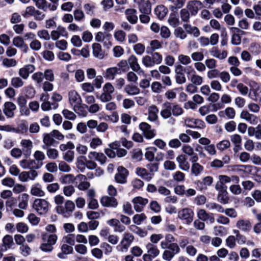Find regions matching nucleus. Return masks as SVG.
I'll use <instances>...</instances> for the list:
<instances>
[{"label":"nucleus","instance_id":"obj_42","mask_svg":"<svg viewBox=\"0 0 261 261\" xmlns=\"http://www.w3.org/2000/svg\"><path fill=\"white\" fill-rule=\"evenodd\" d=\"M153 66L155 65L160 64L163 61L162 55L158 52H153L150 56Z\"/></svg>","mask_w":261,"mask_h":261},{"label":"nucleus","instance_id":"obj_63","mask_svg":"<svg viewBox=\"0 0 261 261\" xmlns=\"http://www.w3.org/2000/svg\"><path fill=\"white\" fill-rule=\"evenodd\" d=\"M160 35L162 38L168 39L171 36V32L166 26H162L160 29Z\"/></svg>","mask_w":261,"mask_h":261},{"label":"nucleus","instance_id":"obj_35","mask_svg":"<svg viewBox=\"0 0 261 261\" xmlns=\"http://www.w3.org/2000/svg\"><path fill=\"white\" fill-rule=\"evenodd\" d=\"M20 200L18 204L19 208L25 210L28 206L29 195L27 193H23L20 196Z\"/></svg>","mask_w":261,"mask_h":261},{"label":"nucleus","instance_id":"obj_27","mask_svg":"<svg viewBox=\"0 0 261 261\" xmlns=\"http://www.w3.org/2000/svg\"><path fill=\"white\" fill-rule=\"evenodd\" d=\"M61 252L58 254V256L60 258H65V255L72 253L73 248L71 245L64 243L61 246Z\"/></svg>","mask_w":261,"mask_h":261},{"label":"nucleus","instance_id":"obj_58","mask_svg":"<svg viewBox=\"0 0 261 261\" xmlns=\"http://www.w3.org/2000/svg\"><path fill=\"white\" fill-rule=\"evenodd\" d=\"M46 149L47 150L46 154L48 158L55 160L58 158L59 152L56 149L48 148Z\"/></svg>","mask_w":261,"mask_h":261},{"label":"nucleus","instance_id":"obj_43","mask_svg":"<svg viewBox=\"0 0 261 261\" xmlns=\"http://www.w3.org/2000/svg\"><path fill=\"white\" fill-rule=\"evenodd\" d=\"M3 244L5 250L10 249L13 244L12 236L9 234L5 236L3 239Z\"/></svg>","mask_w":261,"mask_h":261},{"label":"nucleus","instance_id":"obj_3","mask_svg":"<svg viewBox=\"0 0 261 261\" xmlns=\"http://www.w3.org/2000/svg\"><path fill=\"white\" fill-rule=\"evenodd\" d=\"M33 208L39 215H45L49 211V203L46 199L37 198L34 201Z\"/></svg>","mask_w":261,"mask_h":261},{"label":"nucleus","instance_id":"obj_18","mask_svg":"<svg viewBox=\"0 0 261 261\" xmlns=\"http://www.w3.org/2000/svg\"><path fill=\"white\" fill-rule=\"evenodd\" d=\"M44 95L43 94L40 97V100L43 102L41 105V108L44 111H48L51 109H56L58 108L59 105L56 102L51 103L47 99H44Z\"/></svg>","mask_w":261,"mask_h":261},{"label":"nucleus","instance_id":"obj_47","mask_svg":"<svg viewBox=\"0 0 261 261\" xmlns=\"http://www.w3.org/2000/svg\"><path fill=\"white\" fill-rule=\"evenodd\" d=\"M35 10L36 8L34 6H28L25 8V10L22 12L21 15L25 18H27L30 17H33L34 13L35 12Z\"/></svg>","mask_w":261,"mask_h":261},{"label":"nucleus","instance_id":"obj_50","mask_svg":"<svg viewBox=\"0 0 261 261\" xmlns=\"http://www.w3.org/2000/svg\"><path fill=\"white\" fill-rule=\"evenodd\" d=\"M134 51L138 55H142L145 50V45L141 43H137L133 46Z\"/></svg>","mask_w":261,"mask_h":261},{"label":"nucleus","instance_id":"obj_46","mask_svg":"<svg viewBox=\"0 0 261 261\" xmlns=\"http://www.w3.org/2000/svg\"><path fill=\"white\" fill-rule=\"evenodd\" d=\"M162 47L161 42L157 39H154L149 42V46L147 47V49H150L152 51H154L161 49Z\"/></svg>","mask_w":261,"mask_h":261},{"label":"nucleus","instance_id":"obj_4","mask_svg":"<svg viewBox=\"0 0 261 261\" xmlns=\"http://www.w3.org/2000/svg\"><path fill=\"white\" fill-rule=\"evenodd\" d=\"M75 208V205L73 201L67 200L64 204V206H57L56 210L58 214L63 215L64 217L70 215Z\"/></svg>","mask_w":261,"mask_h":261},{"label":"nucleus","instance_id":"obj_64","mask_svg":"<svg viewBox=\"0 0 261 261\" xmlns=\"http://www.w3.org/2000/svg\"><path fill=\"white\" fill-rule=\"evenodd\" d=\"M44 78L46 81L53 82L55 80V76L53 71L51 69H46L43 73Z\"/></svg>","mask_w":261,"mask_h":261},{"label":"nucleus","instance_id":"obj_37","mask_svg":"<svg viewBox=\"0 0 261 261\" xmlns=\"http://www.w3.org/2000/svg\"><path fill=\"white\" fill-rule=\"evenodd\" d=\"M87 161V158L84 155H80L77 158V167L82 172L85 169Z\"/></svg>","mask_w":261,"mask_h":261},{"label":"nucleus","instance_id":"obj_28","mask_svg":"<svg viewBox=\"0 0 261 261\" xmlns=\"http://www.w3.org/2000/svg\"><path fill=\"white\" fill-rule=\"evenodd\" d=\"M43 142L44 145L42 146V148L45 149L53 145L55 143V140L50 133L44 135Z\"/></svg>","mask_w":261,"mask_h":261},{"label":"nucleus","instance_id":"obj_56","mask_svg":"<svg viewBox=\"0 0 261 261\" xmlns=\"http://www.w3.org/2000/svg\"><path fill=\"white\" fill-rule=\"evenodd\" d=\"M32 78L37 84H40L42 83L43 79H44L43 72L41 71H38L34 73L32 76Z\"/></svg>","mask_w":261,"mask_h":261},{"label":"nucleus","instance_id":"obj_29","mask_svg":"<svg viewBox=\"0 0 261 261\" xmlns=\"http://www.w3.org/2000/svg\"><path fill=\"white\" fill-rule=\"evenodd\" d=\"M211 55L215 58L219 60H223L226 58L227 53L226 51H220L217 47H213L210 51Z\"/></svg>","mask_w":261,"mask_h":261},{"label":"nucleus","instance_id":"obj_15","mask_svg":"<svg viewBox=\"0 0 261 261\" xmlns=\"http://www.w3.org/2000/svg\"><path fill=\"white\" fill-rule=\"evenodd\" d=\"M20 145L22 148L23 155L26 156H29L32 152V149L33 147V143L30 139H24L20 141Z\"/></svg>","mask_w":261,"mask_h":261},{"label":"nucleus","instance_id":"obj_61","mask_svg":"<svg viewBox=\"0 0 261 261\" xmlns=\"http://www.w3.org/2000/svg\"><path fill=\"white\" fill-rule=\"evenodd\" d=\"M132 158L136 161H140L142 158V152L140 149H135L131 152Z\"/></svg>","mask_w":261,"mask_h":261},{"label":"nucleus","instance_id":"obj_51","mask_svg":"<svg viewBox=\"0 0 261 261\" xmlns=\"http://www.w3.org/2000/svg\"><path fill=\"white\" fill-rule=\"evenodd\" d=\"M24 83L22 79L18 76L12 78L11 81V85L15 88L22 87L24 85Z\"/></svg>","mask_w":261,"mask_h":261},{"label":"nucleus","instance_id":"obj_8","mask_svg":"<svg viewBox=\"0 0 261 261\" xmlns=\"http://www.w3.org/2000/svg\"><path fill=\"white\" fill-rule=\"evenodd\" d=\"M185 123L187 127L190 128L202 129L205 127L204 122L199 119L188 117L185 119Z\"/></svg>","mask_w":261,"mask_h":261},{"label":"nucleus","instance_id":"obj_6","mask_svg":"<svg viewBox=\"0 0 261 261\" xmlns=\"http://www.w3.org/2000/svg\"><path fill=\"white\" fill-rule=\"evenodd\" d=\"M202 7L203 4L200 1L192 0L188 2L186 9L190 12L191 15L194 16Z\"/></svg>","mask_w":261,"mask_h":261},{"label":"nucleus","instance_id":"obj_38","mask_svg":"<svg viewBox=\"0 0 261 261\" xmlns=\"http://www.w3.org/2000/svg\"><path fill=\"white\" fill-rule=\"evenodd\" d=\"M95 5L94 3H87L83 5V9L86 14L90 16L94 14L95 11Z\"/></svg>","mask_w":261,"mask_h":261},{"label":"nucleus","instance_id":"obj_49","mask_svg":"<svg viewBox=\"0 0 261 261\" xmlns=\"http://www.w3.org/2000/svg\"><path fill=\"white\" fill-rule=\"evenodd\" d=\"M177 59L180 64L184 66H188L192 63L191 58L189 56L184 54L179 55Z\"/></svg>","mask_w":261,"mask_h":261},{"label":"nucleus","instance_id":"obj_34","mask_svg":"<svg viewBox=\"0 0 261 261\" xmlns=\"http://www.w3.org/2000/svg\"><path fill=\"white\" fill-rule=\"evenodd\" d=\"M136 4L138 5L139 11L141 13L150 14L151 13V4L149 2Z\"/></svg>","mask_w":261,"mask_h":261},{"label":"nucleus","instance_id":"obj_5","mask_svg":"<svg viewBox=\"0 0 261 261\" xmlns=\"http://www.w3.org/2000/svg\"><path fill=\"white\" fill-rule=\"evenodd\" d=\"M128 174V171L126 168L119 166L117 168V173L115 175V180L118 184H124L127 182Z\"/></svg>","mask_w":261,"mask_h":261},{"label":"nucleus","instance_id":"obj_59","mask_svg":"<svg viewBox=\"0 0 261 261\" xmlns=\"http://www.w3.org/2000/svg\"><path fill=\"white\" fill-rule=\"evenodd\" d=\"M216 146L219 150L223 151L228 148L230 146V143L227 140H223L218 142Z\"/></svg>","mask_w":261,"mask_h":261},{"label":"nucleus","instance_id":"obj_26","mask_svg":"<svg viewBox=\"0 0 261 261\" xmlns=\"http://www.w3.org/2000/svg\"><path fill=\"white\" fill-rule=\"evenodd\" d=\"M127 62L134 71L137 72L141 70V67L138 63V59L135 55H131L128 58Z\"/></svg>","mask_w":261,"mask_h":261},{"label":"nucleus","instance_id":"obj_16","mask_svg":"<svg viewBox=\"0 0 261 261\" xmlns=\"http://www.w3.org/2000/svg\"><path fill=\"white\" fill-rule=\"evenodd\" d=\"M35 70V67L32 64H28L19 69L18 74L20 77L24 80H27L30 73H33Z\"/></svg>","mask_w":261,"mask_h":261},{"label":"nucleus","instance_id":"obj_41","mask_svg":"<svg viewBox=\"0 0 261 261\" xmlns=\"http://www.w3.org/2000/svg\"><path fill=\"white\" fill-rule=\"evenodd\" d=\"M119 70V69L116 67L107 69L106 71L105 77L110 80H114L116 75L118 73Z\"/></svg>","mask_w":261,"mask_h":261},{"label":"nucleus","instance_id":"obj_24","mask_svg":"<svg viewBox=\"0 0 261 261\" xmlns=\"http://www.w3.org/2000/svg\"><path fill=\"white\" fill-rule=\"evenodd\" d=\"M73 108V111L76 113L79 116L85 117L87 115L88 112L87 111V106L85 104H83L82 102L78 104Z\"/></svg>","mask_w":261,"mask_h":261},{"label":"nucleus","instance_id":"obj_1","mask_svg":"<svg viewBox=\"0 0 261 261\" xmlns=\"http://www.w3.org/2000/svg\"><path fill=\"white\" fill-rule=\"evenodd\" d=\"M183 113V109L177 104L170 102H165L163 105V109L161 115L164 119L170 118L172 115L178 116Z\"/></svg>","mask_w":261,"mask_h":261},{"label":"nucleus","instance_id":"obj_7","mask_svg":"<svg viewBox=\"0 0 261 261\" xmlns=\"http://www.w3.org/2000/svg\"><path fill=\"white\" fill-rule=\"evenodd\" d=\"M194 216L193 211L189 208H184L178 212V217L186 221L187 224H190L193 221Z\"/></svg>","mask_w":261,"mask_h":261},{"label":"nucleus","instance_id":"obj_21","mask_svg":"<svg viewBox=\"0 0 261 261\" xmlns=\"http://www.w3.org/2000/svg\"><path fill=\"white\" fill-rule=\"evenodd\" d=\"M136 173L138 176L147 181H150L154 176L153 173H148L146 169L143 168H137Z\"/></svg>","mask_w":261,"mask_h":261},{"label":"nucleus","instance_id":"obj_54","mask_svg":"<svg viewBox=\"0 0 261 261\" xmlns=\"http://www.w3.org/2000/svg\"><path fill=\"white\" fill-rule=\"evenodd\" d=\"M146 218L144 213L136 214L133 217V221L135 224L140 225L143 221L146 219Z\"/></svg>","mask_w":261,"mask_h":261},{"label":"nucleus","instance_id":"obj_32","mask_svg":"<svg viewBox=\"0 0 261 261\" xmlns=\"http://www.w3.org/2000/svg\"><path fill=\"white\" fill-rule=\"evenodd\" d=\"M93 56L98 59H101L104 57L102 51L101 46L100 44L95 43L92 45Z\"/></svg>","mask_w":261,"mask_h":261},{"label":"nucleus","instance_id":"obj_52","mask_svg":"<svg viewBox=\"0 0 261 261\" xmlns=\"http://www.w3.org/2000/svg\"><path fill=\"white\" fill-rule=\"evenodd\" d=\"M43 8H42L44 11L49 10L50 11H55L58 8V4H53V3H49L46 0L45 1L43 5Z\"/></svg>","mask_w":261,"mask_h":261},{"label":"nucleus","instance_id":"obj_30","mask_svg":"<svg viewBox=\"0 0 261 261\" xmlns=\"http://www.w3.org/2000/svg\"><path fill=\"white\" fill-rule=\"evenodd\" d=\"M154 12L159 19H162L166 16L168 12V10L165 6L161 5L158 6L155 8Z\"/></svg>","mask_w":261,"mask_h":261},{"label":"nucleus","instance_id":"obj_14","mask_svg":"<svg viewBox=\"0 0 261 261\" xmlns=\"http://www.w3.org/2000/svg\"><path fill=\"white\" fill-rule=\"evenodd\" d=\"M16 107L12 102L8 101L4 103L3 112L8 118H12L14 116V111Z\"/></svg>","mask_w":261,"mask_h":261},{"label":"nucleus","instance_id":"obj_25","mask_svg":"<svg viewBox=\"0 0 261 261\" xmlns=\"http://www.w3.org/2000/svg\"><path fill=\"white\" fill-rule=\"evenodd\" d=\"M148 119L151 121H155L158 119L159 109L154 105L149 106L148 108Z\"/></svg>","mask_w":261,"mask_h":261},{"label":"nucleus","instance_id":"obj_11","mask_svg":"<svg viewBox=\"0 0 261 261\" xmlns=\"http://www.w3.org/2000/svg\"><path fill=\"white\" fill-rule=\"evenodd\" d=\"M139 128L147 139H151L155 136V130L152 129L151 126L146 122L141 123Z\"/></svg>","mask_w":261,"mask_h":261},{"label":"nucleus","instance_id":"obj_20","mask_svg":"<svg viewBox=\"0 0 261 261\" xmlns=\"http://www.w3.org/2000/svg\"><path fill=\"white\" fill-rule=\"evenodd\" d=\"M127 20L132 24H135L138 21L137 10L134 9H127L125 11Z\"/></svg>","mask_w":261,"mask_h":261},{"label":"nucleus","instance_id":"obj_2","mask_svg":"<svg viewBox=\"0 0 261 261\" xmlns=\"http://www.w3.org/2000/svg\"><path fill=\"white\" fill-rule=\"evenodd\" d=\"M219 181L216 184V189L217 190L226 191L227 187L225 186L226 184L231 181L235 183H238L239 181V177L237 176H231L229 177L224 175H220L218 177Z\"/></svg>","mask_w":261,"mask_h":261},{"label":"nucleus","instance_id":"obj_22","mask_svg":"<svg viewBox=\"0 0 261 261\" xmlns=\"http://www.w3.org/2000/svg\"><path fill=\"white\" fill-rule=\"evenodd\" d=\"M240 117L251 124H255L257 122V117L255 115L249 113L247 111H243L240 114Z\"/></svg>","mask_w":261,"mask_h":261},{"label":"nucleus","instance_id":"obj_33","mask_svg":"<svg viewBox=\"0 0 261 261\" xmlns=\"http://www.w3.org/2000/svg\"><path fill=\"white\" fill-rule=\"evenodd\" d=\"M42 240L44 242H46L49 244L51 245L52 246L55 245L57 241L58 237L57 234L52 233V234H47L45 233L42 235Z\"/></svg>","mask_w":261,"mask_h":261},{"label":"nucleus","instance_id":"obj_13","mask_svg":"<svg viewBox=\"0 0 261 261\" xmlns=\"http://www.w3.org/2000/svg\"><path fill=\"white\" fill-rule=\"evenodd\" d=\"M100 203L103 206L115 208L118 206L117 200L113 196H105L101 197Z\"/></svg>","mask_w":261,"mask_h":261},{"label":"nucleus","instance_id":"obj_39","mask_svg":"<svg viewBox=\"0 0 261 261\" xmlns=\"http://www.w3.org/2000/svg\"><path fill=\"white\" fill-rule=\"evenodd\" d=\"M173 34L176 38H178L182 40L185 39L187 37L186 32L184 31L182 28L180 27H177L175 29L173 32Z\"/></svg>","mask_w":261,"mask_h":261},{"label":"nucleus","instance_id":"obj_9","mask_svg":"<svg viewBox=\"0 0 261 261\" xmlns=\"http://www.w3.org/2000/svg\"><path fill=\"white\" fill-rule=\"evenodd\" d=\"M68 98L69 104L72 107L82 102L80 95L74 90H71L68 92Z\"/></svg>","mask_w":261,"mask_h":261},{"label":"nucleus","instance_id":"obj_40","mask_svg":"<svg viewBox=\"0 0 261 261\" xmlns=\"http://www.w3.org/2000/svg\"><path fill=\"white\" fill-rule=\"evenodd\" d=\"M225 114L229 119H233L236 115V111L233 108L228 107L224 111H220L219 113L220 116L222 117Z\"/></svg>","mask_w":261,"mask_h":261},{"label":"nucleus","instance_id":"obj_53","mask_svg":"<svg viewBox=\"0 0 261 261\" xmlns=\"http://www.w3.org/2000/svg\"><path fill=\"white\" fill-rule=\"evenodd\" d=\"M203 170V167L199 163H194L192 165L191 172L195 176H198Z\"/></svg>","mask_w":261,"mask_h":261},{"label":"nucleus","instance_id":"obj_44","mask_svg":"<svg viewBox=\"0 0 261 261\" xmlns=\"http://www.w3.org/2000/svg\"><path fill=\"white\" fill-rule=\"evenodd\" d=\"M28 129V124L27 121L22 120L18 125L17 128H16L15 133L24 134Z\"/></svg>","mask_w":261,"mask_h":261},{"label":"nucleus","instance_id":"obj_19","mask_svg":"<svg viewBox=\"0 0 261 261\" xmlns=\"http://www.w3.org/2000/svg\"><path fill=\"white\" fill-rule=\"evenodd\" d=\"M178 164L179 168L182 171H188L190 169V166L187 158L185 155L180 154L176 159Z\"/></svg>","mask_w":261,"mask_h":261},{"label":"nucleus","instance_id":"obj_10","mask_svg":"<svg viewBox=\"0 0 261 261\" xmlns=\"http://www.w3.org/2000/svg\"><path fill=\"white\" fill-rule=\"evenodd\" d=\"M148 202L147 199L140 196L136 197L132 200L134 208L137 212H142Z\"/></svg>","mask_w":261,"mask_h":261},{"label":"nucleus","instance_id":"obj_62","mask_svg":"<svg viewBox=\"0 0 261 261\" xmlns=\"http://www.w3.org/2000/svg\"><path fill=\"white\" fill-rule=\"evenodd\" d=\"M114 36L116 40L123 42L125 39L126 33L122 30H118L115 32Z\"/></svg>","mask_w":261,"mask_h":261},{"label":"nucleus","instance_id":"obj_57","mask_svg":"<svg viewBox=\"0 0 261 261\" xmlns=\"http://www.w3.org/2000/svg\"><path fill=\"white\" fill-rule=\"evenodd\" d=\"M74 19L77 21H81L85 17V15L83 10L76 9L73 11Z\"/></svg>","mask_w":261,"mask_h":261},{"label":"nucleus","instance_id":"obj_12","mask_svg":"<svg viewBox=\"0 0 261 261\" xmlns=\"http://www.w3.org/2000/svg\"><path fill=\"white\" fill-rule=\"evenodd\" d=\"M135 239L133 234L129 232H125L123 233L122 239L120 242L123 249L127 250Z\"/></svg>","mask_w":261,"mask_h":261},{"label":"nucleus","instance_id":"obj_23","mask_svg":"<svg viewBox=\"0 0 261 261\" xmlns=\"http://www.w3.org/2000/svg\"><path fill=\"white\" fill-rule=\"evenodd\" d=\"M30 193L37 197H43L45 194V192L42 189L41 185L39 183H36L31 187Z\"/></svg>","mask_w":261,"mask_h":261},{"label":"nucleus","instance_id":"obj_55","mask_svg":"<svg viewBox=\"0 0 261 261\" xmlns=\"http://www.w3.org/2000/svg\"><path fill=\"white\" fill-rule=\"evenodd\" d=\"M190 12L186 9H182L180 11V16L181 20L186 22H188L190 20Z\"/></svg>","mask_w":261,"mask_h":261},{"label":"nucleus","instance_id":"obj_60","mask_svg":"<svg viewBox=\"0 0 261 261\" xmlns=\"http://www.w3.org/2000/svg\"><path fill=\"white\" fill-rule=\"evenodd\" d=\"M186 0H175L174 1V5L170 7L172 11H176L177 9L182 8L186 3Z\"/></svg>","mask_w":261,"mask_h":261},{"label":"nucleus","instance_id":"obj_48","mask_svg":"<svg viewBox=\"0 0 261 261\" xmlns=\"http://www.w3.org/2000/svg\"><path fill=\"white\" fill-rule=\"evenodd\" d=\"M206 207L210 210H215L216 212L219 213H224V208L221 205L216 203H208L206 204Z\"/></svg>","mask_w":261,"mask_h":261},{"label":"nucleus","instance_id":"obj_45","mask_svg":"<svg viewBox=\"0 0 261 261\" xmlns=\"http://www.w3.org/2000/svg\"><path fill=\"white\" fill-rule=\"evenodd\" d=\"M191 83L198 86L202 84L203 83V77L200 75H199L194 72V73L192 74L189 78Z\"/></svg>","mask_w":261,"mask_h":261},{"label":"nucleus","instance_id":"obj_17","mask_svg":"<svg viewBox=\"0 0 261 261\" xmlns=\"http://www.w3.org/2000/svg\"><path fill=\"white\" fill-rule=\"evenodd\" d=\"M238 229L245 232H248L252 228V224L249 220L240 219L236 223Z\"/></svg>","mask_w":261,"mask_h":261},{"label":"nucleus","instance_id":"obj_36","mask_svg":"<svg viewBox=\"0 0 261 261\" xmlns=\"http://www.w3.org/2000/svg\"><path fill=\"white\" fill-rule=\"evenodd\" d=\"M147 253L151 255L153 258L158 256L160 254V250L158 247L151 243H148L146 245Z\"/></svg>","mask_w":261,"mask_h":261},{"label":"nucleus","instance_id":"obj_31","mask_svg":"<svg viewBox=\"0 0 261 261\" xmlns=\"http://www.w3.org/2000/svg\"><path fill=\"white\" fill-rule=\"evenodd\" d=\"M124 91L128 95L130 96H134L140 93V89L136 86L127 84L125 86L124 88Z\"/></svg>","mask_w":261,"mask_h":261}]
</instances>
